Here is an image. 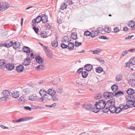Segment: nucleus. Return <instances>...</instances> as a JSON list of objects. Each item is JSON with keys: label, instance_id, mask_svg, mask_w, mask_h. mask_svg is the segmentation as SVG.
Wrapping results in <instances>:
<instances>
[{"label": "nucleus", "instance_id": "0e129e2a", "mask_svg": "<svg viewBox=\"0 0 135 135\" xmlns=\"http://www.w3.org/2000/svg\"><path fill=\"white\" fill-rule=\"evenodd\" d=\"M40 44L41 46L43 47V48L44 49V50H46V51H48V50L47 49V47H46L43 44L40 43Z\"/></svg>", "mask_w": 135, "mask_h": 135}, {"label": "nucleus", "instance_id": "393cba45", "mask_svg": "<svg viewBox=\"0 0 135 135\" xmlns=\"http://www.w3.org/2000/svg\"><path fill=\"white\" fill-rule=\"evenodd\" d=\"M74 45L73 43L69 42L68 44V47L69 49L72 50L74 48Z\"/></svg>", "mask_w": 135, "mask_h": 135}, {"label": "nucleus", "instance_id": "e2e57ef3", "mask_svg": "<svg viewBox=\"0 0 135 135\" xmlns=\"http://www.w3.org/2000/svg\"><path fill=\"white\" fill-rule=\"evenodd\" d=\"M131 83L132 86H135V80L132 79Z\"/></svg>", "mask_w": 135, "mask_h": 135}, {"label": "nucleus", "instance_id": "2eb2a0df", "mask_svg": "<svg viewBox=\"0 0 135 135\" xmlns=\"http://www.w3.org/2000/svg\"><path fill=\"white\" fill-rule=\"evenodd\" d=\"M13 41H11L5 44H3V47H9L11 46L12 45L13 46Z\"/></svg>", "mask_w": 135, "mask_h": 135}, {"label": "nucleus", "instance_id": "c03bdc74", "mask_svg": "<svg viewBox=\"0 0 135 135\" xmlns=\"http://www.w3.org/2000/svg\"><path fill=\"white\" fill-rule=\"evenodd\" d=\"M99 109H98L97 107L94 108L93 107V109H92V111L93 112L97 113L99 111Z\"/></svg>", "mask_w": 135, "mask_h": 135}, {"label": "nucleus", "instance_id": "f704fd0d", "mask_svg": "<svg viewBox=\"0 0 135 135\" xmlns=\"http://www.w3.org/2000/svg\"><path fill=\"white\" fill-rule=\"evenodd\" d=\"M27 120V117H25L24 118H21L19 119L17 121V122H23Z\"/></svg>", "mask_w": 135, "mask_h": 135}, {"label": "nucleus", "instance_id": "c756f323", "mask_svg": "<svg viewBox=\"0 0 135 135\" xmlns=\"http://www.w3.org/2000/svg\"><path fill=\"white\" fill-rule=\"evenodd\" d=\"M47 56L50 58H52L53 55L51 51H45Z\"/></svg>", "mask_w": 135, "mask_h": 135}, {"label": "nucleus", "instance_id": "aec40b11", "mask_svg": "<svg viewBox=\"0 0 135 135\" xmlns=\"http://www.w3.org/2000/svg\"><path fill=\"white\" fill-rule=\"evenodd\" d=\"M91 32V37H95L97 36L98 34V32L97 30H93Z\"/></svg>", "mask_w": 135, "mask_h": 135}, {"label": "nucleus", "instance_id": "c9c22d12", "mask_svg": "<svg viewBox=\"0 0 135 135\" xmlns=\"http://www.w3.org/2000/svg\"><path fill=\"white\" fill-rule=\"evenodd\" d=\"M121 111H122V108L119 107H118L116 108V109H115V113H120Z\"/></svg>", "mask_w": 135, "mask_h": 135}, {"label": "nucleus", "instance_id": "864d4df0", "mask_svg": "<svg viewBox=\"0 0 135 135\" xmlns=\"http://www.w3.org/2000/svg\"><path fill=\"white\" fill-rule=\"evenodd\" d=\"M96 59L98 61H99L102 64H104V61L102 59L96 58Z\"/></svg>", "mask_w": 135, "mask_h": 135}, {"label": "nucleus", "instance_id": "9d476101", "mask_svg": "<svg viewBox=\"0 0 135 135\" xmlns=\"http://www.w3.org/2000/svg\"><path fill=\"white\" fill-rule=\"evenodd\" d=\"M39 94L42 97H43L47 96V92L44 89H42L39 91Z\"/></svg>", "mask_w": 135, "mask_h": 135}, {"label": "nucleus", "instance_id": "c85d7f7f", "mask_svg": "<svg viewBox=\"0 0 135 135\" xmlns=\"http://www.w3.org/2000/svg\"><path fill=\"white\" fill-rule=\"evenodd\" d=\"M53 91L54 89H49L47 91V94L52 96L54 94V92Z\"/></svg>", "mask_w": 135, "mask_h": 135}, {"label": "nucleus", "instance_id": "4be33fe9", "mask_svg": "<svg viewBox=\"0 0 135 135\" xmlns=\"http://www.w3.org/2000/svg\"><path fill=\"white\" fill-rule=\"evenodd\" d=\"M57 96H58V95L54 93L51 96L52 100L55 102L57 101L58 100V98L57 97Z\"/></svg>", "mask_w": 135, "mask_h": 135}, {"label": "nucleus", "instance_id": "b1692460", "mask_svg": "<svg viewBox=\"0 0 135 135\" xmlns=\"http://www.w3.org/2000/svg\"><path fill=\"white\" fill-rule=\"evenodd\" d=\"M36 61L39 64L42 63L43 62V60L41 57L40 56L36 57H35Z\"/></svg>", "mask_w": 135, "mask_h": 135}, {"label": "nucleus", "instance_id": "ddd939ff", "mask_svg": "<svg viewBox=\"0 0 135 135\" xmlns=\"http://www.w3.org/2000/svg\"><path fill=\"white\" fill-rule=\"evenodd\" d=\"M12 97L15 98H17L19 96L18 92L16 90H15L12 92Z\"/></svg>", "mask_w": 135, "mask_h": 135}, {"label": "nucleus", "instance_id": "a211bd4d", "mask_svg": "<svg viewBox=\"0 0 135 135\" xmlns=\"http://www.w3.org/2000/svg\"><path fill=\"white\" fill-rule=\"evenodd\" d=\"M126 105H127L129 108L131 107L132 106H134L133 101L132 100H129L127 101L126 102Z\"/></svg>", "mask_w": 135, "mask_h": 135}, {"label": "nucleus", "instance_id": "2f4dec72", "mask_svg": "<svg viewBox=\"0 0 135 135\" xmlns=\"http://www.w3.org/2000/svg\"><path fill=\"white\" fill-rule=\"evenodd\" d=\"M129 26L131 27H134L135 25V22L133 21H131L128 23Z\"/></svg>", "mask_w": 135, "mask_h": 135}, {"label": "nucleus", "instance_id": "4468645a", "mask_svg": "<svg viewBox=\"0 0 135 135\" xmlns=\"http://www.w3.org/2000/svg\"><path fill=\"white\" fill-rule=\"evenodd\" d=\"M20 43L18 42H16L13 43V47L15 50H18L20 49Z\"/></svg>", "mask_w": 135, "mask_h": 135}, {"label": "nucleus", "instance_id": "dca6fc26", "mask_svg": "<svg viewBox=\"0 0 135 135\" xmlns=\"http://www.w3.org/2000/svg\"><path fill=\"white\" fill-rule=\"evenodd\" d=\"M6 63L3 59L0 60V68L3 69L5 67Z\"/></svg>", "mask_w": 135, "mask_h": 135}, {"label": "nucleus", "instance_id": "09e8293b", "mask_svg": "<svg viewBox=\"0 0 135 135\" xmlns=\"http://www.w3.org/2000/svg\"><path fill=\"white\" fill-rule=\"evenodd\" d=\"M108 92H105L103 94V97L105 98L108 99Z\"/></svg>", "mask_w": 135, "mask_h": 135}, {"label": "nucleus", "instance_id": "f03ea898", "mask_svg": "<svg viewBox=\"0 0 135 135\" xmlns=\"http://www.w3.org/2000/svg\"><path fill=\"white\" fill-rule=\"evenodd\" d=\"M107 103L105 100H101L96 102L95 105L96 107H97L98 109H102L105 108L106 109Z\"/></svg>", "mask_w": 135, "mask_h": 135}, {"label": "nucleus", "instance_id": "72a5a7b5", "mask_svg": "<svg viewBox=\"0 0 135 135\" xmlns=\"http://www.w3.org/2000/svg\"><path fill=\"white\" fill-rule=\"evenodd\" d=\"M123 93L121 91H119L115 93V95L116 97H119L123 95Z\"/></svg>", "mask_w": 135, "mask_h": 135}, {"label": "nucleus", "instance_id": "e433bc0d", "mask_svg": "<svg viewBox=\"0 0 135 135\" xmlns=\"http://www.w3.org/2000/svg\"><path fill=\"white\" fill-rule=\"evenodd\" d=\"M103 71V69L100 67H97L96 69V72L99 73H101Z\"/></svg>", "mask_w": 135, "mask_h": 135}, {"label": "nucleus", "instance_id": "cd10ccee", "mask_svg": "<svg viewBox=\"0 0 135 135\" xmlns=\"http://www.w3.org/2000/svg\"><path fill=\"white\" fill-rule=\"evenodd\" d=\"M64 38H65L64 39V41L65 42H69L71 41V37L69 36L68 35L66 36H65Z\"/></svg>", "mask_w": 135, "mask_h": 135}, {"label": "nucleus", "instance_id": "774afa93", "mask_svg": "<svg viewBox=\"0 0 135 135\" xmlns=\"http://www.w3.org/2000/svg\"><path fill=\"white\" fill-rule=\"evenodd\" d=\"M56 105V103H54L52 105H49V107L50 108H53L55 107Z\"/></svg>", "mask_w": 135, "mask_h": 135}, {"label": "nucleus", "instance_id": "37998d69", "mask_svg": "<svg viewBox=\"0 0 135 135\" xmlns=\"http://www.w3.org/2000/svg\"><path fill=\"white\" fill-rule=\"evenodd\" d=\"M67 5L64 3L62 4V6H61V8L62 10L66 8Z\"/></svg>", "mask_w": 135, "mask_h": 135}, {"label": "nucleus", "instance_id": "680f3d73", "mask_svg": "<svg viewBox=\"0 0 135 135\" xmlns=\"http://www.w3.org/2000/svg\"><path fill=\"white\" fill-rule=\"evenodd\" d=\"M129 107L128 106H127V105L126 106H123L122 108V110H125L128 109L129 108V107Z\"/></svg>", "mask_w": 135, "mask_h": 135}, {"label": "nucleus", "instance_id": "f257e3e1", "mask_svg": "<svg viewBox=\"0 0 135 135\" xmlns=\"http://www.w3.org/2000/svg\"><path fill=\"white\" fill-rule=\"evenodd\" d=\"M115 103L113 100H110L107 102L106 109H104L103 112L104 113H107L109 110L110 112L114 113H115V110L116 107L115 106Z\"/></svg>", "mask_w": 135, "mask_h": 135}, {"label": "nucleus", "instance_id": "1a4fd4ad", "mask_svg": "<svg viewBox=\"0 0 135 135\" xmlns=\"http://www.w3.org/2000/svg\"><path fill=\"white\" fill-rule=\"evenodd\" d=\"M93 107H94L93 105L90 104H88L83 105V107L84 109L88 110H91L93 108Z\"/></svg>", "mask_w": 135, "mask_h": 135}, {"label": "nucleus", "instance_id": "8fccbe9b", "mask_svg": "<svg viewBox=\"0 0 135 135\" xmlns=\"http://www.w3.org/2000/svg\"><path fill=\"white\" fill-rule=\"evenodd\" d=\"M33 28L36 32V33H37L39 31V29L38 28H36V26H33Z\"/></svg>", "mask_w": 135, "mask_h": 135}, {"label": "nucleus", "instance_id": "49530a36", "mask_svg": "<svg viewBox=\"0 0 135 135\" xmlns=\"http://www.w3.org/2000/svg\"><path fill=\"white\" fill-rule=\"evenodd\" d=\"M22 51H30V49L28 47L24 46L23 47Z\"/></svg>", "mask_w": 135, "mask_h": 135}, {"label": "nucleus", "instance_id": "6e6d98bb", "mask_svg": "<svg viewBox=\"0 0 135 135\" xmlns=\"http://www.w3.org/2000/svg\"><path fill=\"white\" fill-rule=\"evenodd\" d=\"M83 69L82 68H79L76 71L77 74H80L81 73H82Z\"/></svg>", "mask_w": 135, "mask_h": 135}, {"label": "nucleus", "instance_id": "13d9d810", "mask_svg": "<svg viewBox=\"0 0 135 135\" xmlns=\"http://www.w3.org/2000/svg\"><path fill=\"white\" fill-rule=\"evenodd\" d=\"M61 46L62 48H66L68 47V45L64 44L62 43L61 45Z\"/></svg>", "mask_w": 135, "mask_h": 135}, {"label": "nucleus", "instance_id": "bf43d9fd", "mask_svg": "<svg viewBox=\"0 0 135 135\" xmlns=\"http://www.w3.org/2000/svg\"><path fill=\"white\" fill-rule=\"evenodd\" d=\"M45 27L47 29H49L51 28V26L49 23H47L45 25Z\"/></svg>", "mask_w": 135, "mask_h": 135}, {"label": "nucleus", "instance_id": "338daca9", "mask_svg": "<svg viewBox=\"0 0 135 135\" xmlns=\"http://www.w3.org/2000/svg\"><path fill=\"white\" fill-rule=\"evenodd\" d=\"M114 32L115 33H117L119 31V28L118 27H116L114 29Z\"/></svg>", "mask_w": 135, "mask_h": 135}, {"label": "nucleus", "instance_id": "3c124183", "mask_svg": "<svg viewBox=\"0 0 135 135\" xmlns=\"http://www.w3.org/2000/svg\"><path fill=\"white\" fill-rule=\"evenodd\" d=\"M91 32H90L89 31H87L85 32L84 33V35L87 36H90L91 35Z\"/></svg>", "mask_w": 135, "mask_h": 135}, {"label": "nucleus", "instance_id": "423d86ee", "mask_svg": "<svg viewBox=\"0 0 135 135\" xmlns=\"http://www.w3.org/2000/svg\"><path fill=\"white\" fill-rule=\"evenodd\" d=\"M9 5L6 3H3L1 6H0V12L6 9L9 7Z\"/></svg>", "mask_w": 135, "mask_h": 135}, {"label": "nucleus", "instance_id": "412c9836", "mask_svg": "<svg viewBox=\"0 0 135 135\" xmlns=\"http://www.w3.org/2000/svg\"><path fill=\"white\" fill-rule=\"evenodd\" d=\"M111 88L112 91L114 92L117 91L118 89V86L116 84L112 85Z\"/></svg>", "mask_w": 135, "mask_h": 135}, {"label": "nucleus", "instance_id": "69168bd1", "mask_svg": "<svg viewBox=\"0 0 135 135\" xmlns=\"http://www.w3.org/2000/svg\"><path fill=\"white\" fill-rule=\"evenodd\" d=\"M24 108L25 109L30 111L32 109V108L31 107L28 106H25L24 107Z\"/></svg>", "mask_w": 135, "mask_h": 135}, {"label": "nucleus", "instance_id": "473e14b6", "mask_svg": "<svg viewBox=\"0 0 135 135\" xmlns=\"http://www.w3.org/2000/svg\"><path fill=\"white\" fill-rule=\"evenodd\" d=\"M88 74V72L86 71H82L81 73L82 77L84 78H86Z\"/></svg>", "mask_w": 135, "mask_h": 135}, {"label": "nucleus", "instance_id": "a18cd8bd", "mask_svg": "<svg viewBox=\"0 0 135 135\" xmlns=\"http://www.w3.org/2000/svg\"><path fill=\"white\" fill-rule=\"evenodd\" d=\"M23 91L25 93L27 94L30 91V90L28 88H25L23 89Z\"/></svg>", "mask_w": 135, "mask_h": 135}, {"label": "nucleus", "instance_id": "a19ab883", "mask_svg": "<svg viewBox=\"0 0 135 135\" xmlns=\"http://www.w3.org/2000/svg\"><path fill=\"white\" fill-rule=\"evenodd\" d=\"M40 35L41 37H42L43 38H46L48 37L46 32L42 33L41 34L40 33Z\"/></svg>", "mask_w": 135, "mask_h": 135}, {"label": "nucleus", "instance_id": "0eeeda50", "mask_svg": "<svg viewBox=\"0 0 135 135\" xmlns=\"http://www.w3.org/2000/svg\"><path fill=\"white\" fill-rule=\"evenodd\" d=\"M63 91V89L62 88L60 87H57L56 88V90L54 89L53 91L54 92V93L56 94L57 93V95H58L61 94Z\"/></svg>", "mask_w": 135, "mask_h": 135}, {"label": "nucleus", "instance_id": "6ab92c4d", "mask_svg": "<svg viewBox=\"0 0 135 135\" xmlns=\"http://www.w3.org/2000/svg\"><path fill=\"white\" fill-rule=\"evenodd\" d=\"M29 99L31 100L35 101L37 97L35 94L31 95L29 97Z\"/></svg>", "mask_w": 135, "mask_h": 135}, {"label": "nucleus", "instance_id": "ea45409f", "mask_svg": "<svg viewBox=\"0 0 135 135\" xmlns=\"http://www.w3.org/2000/svg\"><path fill=\"white\" fill-rule=\"evenodd\" d=\"M52 46L54 47H56L58 46V44L57 41H55L51 42Z\"/></svg>", "mask_w": 135, "mask_h": 135}, {"label": "nucleus", "instance_id": "4d7b16f0", "mask_svg": "<svg viewBox=\"0 0 135 135\" xmlns=\"http://www.w3.org/2000/svg\"><path fill=\"white\" fill-rule=\"evenodd\" d=\"M82 44V43L81 42H78L77 41H76L75 42V45L76 47H78Z\"/></svg>", "mask_w": 135, "mask_h": 135}, {"label": "nucleus", "instance_id": "5fc2aeb1", "mask_svg": "<svg viewBox=\"0 0 135 135\" xmlns=\"http://www.w3.org/2000/svg\"><path fill=\"white\" fill-rule=\"evenodd\" d=\"M102 97V95L100 94H98L95 97L96 99H99Z\"/></svg>", "mask_w": 135, "mask_h": 135}, {"label": "nucleus", "instance_id": "5701e85b", "mask_svg": "<svg viewBox=\"0 0 135 135\" xmlns=\"http://www.w3.org/2000/svg\"><path fill=\"white\" fill-rule=\"evenodd\" d=\"M30 60L27 58L24 60V62H23L22 64L25 66H28L29 65L30 63Z\"/></svg>", "mask_w": 135, "mask_h": 135}, {"label": "nucleus", "instance_id": "6e6552de", "mask_svg": "<svg viewBox=\"0 0 135 135\" xmlns=\"http://www.w3.org/2000/svg\"><path fill=\"white\" fill-rule=\"evenodd\" d=\"M5 67L8 70H11L13 69L15 66L13 64L9 63L7 65L6 64Z\"/></svg>", "mask_w": 135, "mask_h": 135}, {"label": "nucleus", "instance_id": "bb28decb", "mask_svg": "<svg viewBox=\"0 0 135 135\" xmlns=\"http://www.w3.org/2000/svg\"><path fill=\"white\" fill-rule=\"evenodd\" d=\"M4 96H8L10 94V92L9 90H4L2 93Z\"/></svg>", "mask_w": 135, "mask_h": 135}, {"label": "nucleus", "instance_id": "052dcab7", "mask_svg": "<svg viewBox=\"0 0 135 135\" xmlns=\"http://www.w3.org/2000/svg\"><path fill=\"white\" fill-rule=\"evenodd\" d=\"M39 108L41 109H44V108L42 107H39L38 106H33L32 107L33 109H37L38 108Z\"/></svg>", "mask_w": 135, "mask_h": 135}, {"label": "nucleus", "instance_id": "603ef678", "mask_svg": "<svg viewBox=\"0 0 135 135\" xmlns=\"http://www.w3.org/2000/svg\"><path fill=\"white\" fill-rule=\"evenodd\" d=\"M4 96V97L1 98V99L2 100H5V101H7L9 100V99L8 97Z\"/></svg>", "mask_w": 135, "mask_h": 135}, {"label": "nucleus", "instance_id": "79ce46f5", "mask_svg": "<svg viewBox=\"0 0 135 135\" xmlns=\"http://www.w3.org/2000/svg\"><path fill=\"white\" fill-rule=\"evenodd\" d=\"M115 95V93H114L108 92V98H111L113 97Z\"/></svg>", "mask_w": 135, "mask_h": 135}, {"label": "nucleus", "instance_id": "4c0bfd02", "mask_svg": "<svg viewBox=\"0 0 135 135\" xmlns=\"http://www.w3.org/2000/svg\"><path fill=\"white\" fill-rule=\"evenodd\" d=\"M36 68L38 69L42 70L44 69L45 66L43 65H40L37 66Z\"/></svg>", "mask_w": 135, "mask_h": 135}, {"label": "nucleus", "instance_id": "20e7f679", "mask_svg": "<svg viewBox=\"0 0 135 135\" xmlns=\"http://www.w3.org/2000/svg\"><path fill=\"white\" fill-rule=\"evenodd\" d=\"M42 19L41 16H38L36 19H34L32 20V25L36 26V23H40L41 21H42Z\"/></svg>", "mask_w": 135, "mask_h": 135}, {"label": "nucleus", "instance_id": "9b49d317", "mask_svg": "<svg viewBox=\"0 0 135 135\" xmlns=\"http://www.w3.org/2000/svg\"><path fill=\"white\" fill-rule=\"evenodd\" d=\"M42 21L44 23H46L47 22L48 17L45 14H43L41 16Z\"/></svg>", "mask_w": 135, "mask_h": 135}, {"label": "nucleus", "instance_id": "58836bf2", "mask_svg": "<svg viewBox=\"0 0 135 135\" xmlns=\"http://www.w3.org/2000/svg\"><path fill=\"white\" fill-rule=\"evenodd\" d=\"M27 59L30 60H31L34 58L33 54L32 53L30 54V55H27Z\"/></svg>", "mask_w": 135, "mask_h": 135}, {"label": "nucleus", "instance_id": "7c9ffc66", "mask_svg": "<svg viewBox=\"0 0 135 135\" xmlns=\"http://www.w3.org/2000/svg\"><path fill=\"white\" fill-rule=\"evenodd\" d=\"M72 38L73 40H76L77 38V35L76 33L73 32L71 33V35Z\"/></svg>", "mask_w": 135, "mask_h": 135}, {"label": "nucleus", "instance_id": "f8f14e48", "mask_svg": "<svg viewBox=\"0 0 135 135\" xmlns=\"http://www.w3.org/2000/svg\"><path fill=\"white\" fill-rule=\"evenodd\" d=\"M84 68L86 71H89L92 70L93 67L91 64H88L85 66Z\"/></svg>", "mask_w": 135, "mask_h": 135}, {"label": "nucleus", "instance_id": "de8ad7c7", "mask_svg": "<svg viewBox=\"0 0 135 135\" xmlns=\"http://www.w3.org/2000/svg\"><path fill=\"white\" fill-rule=\"evenodd\" d=\"M122 79V77L120 75L117 76L116 78V80L117 81H119Z\"/></svg>", "mask_w": 135, "mask_h": 135}, {"label": "nucleus", "instance_id": "f3484780", "mask_svg": "<svg viewBox=\"0 0 135 135\" xmlns=\"http://www.w3.org/2000/svg\"><path fill=\"white\" fill-rule=\"evenodd\" d=\"M24 68L21 65H20L16 67V70L19 73L22 72Z\"/></svg>", "mask_w": 135, "mask_h": 135}, {"label": "nucleus", "instance_id": "7ed1b4c3", "mask_svg": "<svg viewBox=\"0 0 135 135\" xmlns=\"http://www.w3.org/2000/svg\"><path fill=\"white\" fill-rule=\"evenodd\" d=\"M75 82L78 85L86 86L87 85V82L84 79L78 78L76 80Z\"/></svg>", "mask_w": 135, "mask_h": 135}, {"label": "nucleus", "instance_id": "a878e982", "mask_svg": "<svg viewBox=\"0 0 135 135\" xmlns=\"http://www.w3.org/2000/svg\"><path fill=\"white\" fill-rule=\"evenodd\" d=\"M127 93L129 95H132L134 93V90L131 88H129L127 91Z\"/></svg>", "mask_w": 135, "mask_h": 135}, {"label": "nucleus", "instance_id": "39448f33", "mask_svg": "<svg viewBox=\"0 0 135 135\" xmlns=\"http://www.w3.org/2000/svg\"><path fill=\"white\" fill-rule=\"evenodd\" d=\"M126 66L128 67L129 68H130V66L131 65H135V57H133L130 60L129 62H127L126 63Z\"/></svg>", "mask_w": 135, "mask_h": 135}]
</instances>
